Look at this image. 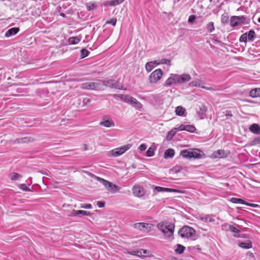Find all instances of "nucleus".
<instances>
[{"mask_svg": "<svg viewBox=\"0 0 260 260\" xmlns=\"http://www.w3.org/2000/svg\"><path fill=\"white\" fill-rule=\"evenodd\" d=\"M160 64H165L168 66H171V61L167 59H162L158 61H157L156 64L158 65Z\"/></svg>", "mask_w": 260, "mask_h": 260, "instance_id": "nucleus-38", "label": "nucleus"}, {"mask_svg": "<svg viewBox=\"0 0 260 260\" xmlns=\"http://www.w3.org/2000/svg\"><path fill=\"white\" fill-rule=\"evenodd\" d=\"M214 216L209 214L200 215L199 219L204 222H212L214 221Z\"/></svg>", "mask_w": 260, "mask_h": 260, "instance_id": "nucleus-17", "label": "nucleus"}, {"mask_svg": "<svg viewBox=\"0 0 260 260\" xmlns=\"http://www.w3.org/2000/svg\"><path fill=\"white\" fill-rule=\"evenodd\" d=\"M157 228L164 235L166 238H171L173 237L175 225L173 223L160 222L157 224Z\"/></svg>", "mask_w": 260, "mask_h": 260, "instance_id": "nucleus-2", "label": "nucleus"}, {"mask_svg": "<svg viewBox=\"0 0 260 260\" xmlns=\"http://www.w3.org/2000/svg\"><path fill=\"white\" fill-rule=\"evenodd\" d=\"M29 179L31 180V177H29Z\"/></svg>", "mask_w": 260, "mask_h": 260, "instance_id": "nucleus-57", "label": "nucleus"}, {"mask_svg": "<svg viewBox=\"0 0 260 260\" xmlns=\"http://www.w3.org/2000/svg\"><path fill=\"white\" fill-rule=\"evenodd\" d=\"M228 228L229 230H230L231 232L235 233V234L234 235V236L236 237H240V236L239 235L240 231L237 229L236 228L233 226V225L228 224H225L224 225H222V229H226Z\"/></svg>", "mask_w": 260, "mask_h": 260, "instance_id": "nucleus-18", "label": "nucleus"}, {"mask_svg": "<svg viewBox=\"0 0 260 260\" xmlns=\"http://www.w3.org/2000/svg\"><path fill=\"white\" fill-rule=\"evenodd\" d=\"M225 115L226 116H230V117L232 116V113H231V111H225Z\"/></svg>", "mask_w": 260, "mask_h": 260, "instance_id": "nucleus-52", "label": "nucleus"}, {"mask_svg": "<svg viewBox=\"0 0 260 260\" xmlns=\"http://www.w3.org/2000/svg\"><path fill=\"white\" fill-rule=\"evenodd\" d=\"M107 24H112L113 26H115L116 23V19H112L110 20V21H108L106 22Z\"/></svg>", "mask_w": 260, "mask_h": 260, "instance_id": "nucleus-46", "label": "nucleus"}, {"mask_svg": "<svg viewBox=\"0 0 260 260\" xmlns=\"http://www.w3.org/2000/svg\"><path fill=\"white\" fill-rule=\"evenodd\" d=\"M101 126L106 127H111L115 126L114 122L112 119L108 116H105L102 118V120L100 122Z\"/></svg>", "mask_w": 260, "mask_h": 260, "instance_id": "nucleus-12", "label": "nucleus"}, {"mask_svg": "<svg viewBox=\"0 0 260 260\" xmlns=\"http://www.w3.org/2000/svg\"><path fill=\"white\" fill-rule=\"evenodd\" d=\"M257 21L259 23H260V17L258 18Z\"/></svg>", "mask_w": 260, "mask_h": 260, "instance_id": "nucleus-55", "label": "nucleus"}, {"mask_svg": "<svg viewBox=\"0 0 260 260\" xmlns=\"http://www.w3.org/2000/svg\"><path fill=\"white\" fill-rule=\"evenodd\" d=\"M19 188L23 191H30V190L28 188L25 184H20L19 185Z\"/></svg>", "mask_w": 260, "mask_h": 260, "instance_id": "nucleus-42", "label": "nucleus"}, {"mask_svg": "<svg viewBox=\"0 0 260 260\" xmlns=\"http://www.w3.org/2000/svg\"><path fill=\"white\" fill-rule=\"evenodd\" d=\"M207 29L209 32H211L215 29L214 23L213 22H209L206 26Z\"/></svg>", "mask_w": 260, "mask_h": 260, "instance_id": "nucleus-36", "label": "nucleus"}, {"mask_svg": "<svg viewBox=\"0 0 260 260\" xmlns=\"http://www.w3.org/2000/svg\"><path fill=\"white\" fill-rule=\"evenodd\" d=\"M176 132H177V130L175 129V127L174 128L172 129L170 131H169L168 132V135L167 136V139L168 140H172L173 137L176 134Z\"/></svg>", "mask_w": 260, "mask_h": 260, "instance_id": "nucleus-32", "label": "nucleus"}, {"mask_svg": "<svg viewBox=\"0 0 260 260\" xmlns=\"http://www.w3.org/2000/svg\"><path fill=\"white\" fill-rule=\"evenodd\" d=\"M95 179L100 182L105 187V188L110 193H115L119 191L120 188L107 180H105L100 177L94 176Z\"/></svg>", "mask_w": 260, "mask_h": 260, "instance_id": "nucleus-6", "label": "nucleus"}, {"mask_svg": "<svg viewBox=\"0 0 260 260\" xmlns=\"http://www.w3.org/2000/svg\"><path fill=\"white\" fill-rule=\"evenodd\" d=\"M79 214L86 216L90 215L91 214L89 211L84 210H73L72 212L71 213L70 215L72 216H75Z\"/></svg>", "mask_w": 260, "mask_h": 260, "instance_id": "nucleus-22", "label": "nucleus"}, {"mask_svg": "<svg viewBox=\"0 0 260 260\" xmlns=\"http://www.w3.org/2000/svg\"><path fill=\"white\" fill-rule=\"evenodd\" d=\"M132 147V145L130 144L122 146L119 147L114 148L107 152V155L109 157H118L123 153L126 151L129 150Z\"/></svg>", "mask_w": 260, "mask_h": 260, "instance_id": "nucleus-7", "label": "nucleus"}, {"mask_svg": "<svg viewBox=\"0 0 260 260\" xmlns=\"http://www.w3.org/2000/svg\"><path fill=\"white\" fill-rule=\"evenodd\" d=\"M28 141H29V140L27 139V138H23L21 139V142H22L26 143Z\"/></svg>", "mask_w": 260, "mask_h": 260, "instance_id": "nucleus-53", "label": "nucleus"}, {"mask_svg": "<svg viewBox=\"0 0 260 260\" xmlns=\"http://www.w3.org/2000/svg\"><path fill=\"white\" fill-rule=\"evenodd\" d=\"M105 85L109 87L116 88V89H122V85L119 83L118 82L112 80H109L105 82Z\"/></svg>", "mask_w": 260, "mask_h": 260, "instance_id": "nucleus-13", "label": "nucleus"}, {"mask_svg": "<svg viewBox=\"0 0 260 260\" xmlns=\"http://www.w3.org/2000/svg\"><path fill=\"white\" fill-rule=\"evenodd\" d=\"M175 128L177 130V132H178V131H185V125H184V124H181L178 127H175Z\"/></svg>", "mask_w": 260, "mask_h": 260, "instance_id": "nucleus-44", "label": "nucleus"}, {"mask_svg": "<svg viewBox=\"0 0 260 260\" xmlns=\"http://www.w3.org/2000/svg\"><path fill=\"white\" fill-rule=\"evenodd\" d=\"M245 205H247V206H250V207H257L258 206L256 204H253V203H248V202H246V204H245Z\"/></svg>", "mask_w": 260, "mask_h": 260, "instance_id": "nucleus-51", "label": "nucleus"}, {"mask_svg": "<svg viewBox=\"0 0 260 260\" xmlns=\"http://www.w3.org/2000/svg\"><path fill=\"white\" fill-rule=\"evenodd\" d=\"M229 154V152L223 150H218L215 151L212 154L213 158H221L225 157Z\"/></svg>", "mask_w": 260, "mask_h": 260, "instance_id": "nucleus-14", "label": "nucleus"}, {"mask_svg": "<svg viewBox=\"0 0 260 260\" xmlns=\"http://www.w3.org/2000/svg\"><path fill=\"white\" fill-rule=\"evenodd\" d=\"M154 148L153 147H150L146 152V155L148 157H151L154 154Z\"/></svg>", "mask_w": 260, "mask_h": 260, "instance_id": "nucleus-37", "label": "nucleus"}, {"mask_svg": "<svg viewBox=\"0 0 260 260\" xmlns=\"http://www.w3.org/2000/svg\"><path fill=\"white\" fill-rule=\"evenodd\" d=\"M191 80V76L187 74H170L169 77L166 79L163 84L166 87H170L175 86L177 84H181L187 82Z\"/></svg>", "mask_w": 260, "mask_h": 260, "instance_id": "nucleus-1", "label": "nucleus"}, {"mask_svg": "<svg viewBox=\"0 0 260 260\" xmlns=\"http://www.w3.org/2000/svg\"><path fill=\"white\" fill-rule=\"evenodd\" d=\"M249 131L254 134H259L260 133L259 126L256 123H253L249 127Z\"/></svg>", "mask_w": 260, "mask_h": 260, "instance_id": "nucleus-23", "label": "nucleus"}, {"mask_svg": "<svg viewBox=\"0 0 260 260\" xmlns=\"http://www.w3.org/2000/svg\"><path fill=\"white\" fill-rule=\"evenodd\" d=\"M196 19V17L194 15H190L188 18V22H192Z\"/></svg>", "mask_w": 260, "mask_h": 260, "instance_id": "nucleus-49", "label": "nucleus"}, {"mask_svg": "<svg viewBox=\"0 0 260 260\" xmlns=\"http://www.w3.org/2000/svg\"><path fill=\"white\" fill-rule=\"evenodd\" d=\"M124 0H111L106 1L104 3L105 6H115L121 4Z\"/></svg>", "mask_w": 260, "mask_h": 260, "instance_id": "nucleus-20", "label": "nucleus"}, {"mask_svg": "<svg viewBox=\"0 0 260 260\" xmlns=\"http://www.w3.org/2000/svg\"><path fill=\"white\" fill-rule=\"evenodd\" d=\"M154 190L156 192H174L181 193L184 192L183 191L181 190L162 187L160 186H155L154 187Z\"/></svg>", "mask_w": 260, "mask_h": 260, "instance_id": "nucleus-16", "label": "nucleus"}, {"mask_svg": "<svg viewBox=\"0 0 260 260\" xmlns=\"http://www.w3.org/2000/svg\"><path fill=\"white\" fill-rule=\"evenodd\" d=\"M82 39V37L80 36L77 37H71L68 40V42L71 45H75L78 44Z\"/></svg>", "mask_w": 260, "mask_h": 260, "instance_id": "nucleus-21", "label": "nucleus"}, {"mask_svg": "<svg viewBox=\"0 0 260 260\" xmlns=\"http://www.w3.org/2000/svg\"><path fill=\"white\" fill-rule=\"evenodd\" d=\"M142 250L143 251L144 254H146V251L145 250Z\"/></svg>", "mask_w": 260, "mask_h": 260, "instance_id": "nucleus-54", "label": "nucleus"}, {"mask_svg": "<svg viewBox=\"0 0 260 260\" xmlns=\"http://www.w3.org/2000/svg\"><path fill=\"white\" fill-rule=\"evenodd\" d=\"M164 72L162 70L157 69L153 71L148 77V80L150 84H155L160 81L163 76Z\"/></svg>", "mask_w": 260, "mask_h": 260, "instance_id": "nucleus-8", "label": "nucleus"}, {"mask_svg": "<svg viewBox=\"0 0 260 260\" xmlns=\"http://www.w3.org/2000/svg\"><path fill=\"white\" fill-rule=\"evenodd\" d=\"M247 38L250 41H253L254 37H255V32L254 30H250L248 34H247Z\"/></svg>", "mask_w": 260, "mask_h": 260, "instance_id": "nucleus-39", "label": "nucleus"}, {"mask_svg": "<svg viewBox=\"0 0 260 260\" xmlns=\"http://www.w3.org/2000/svg\"><path fill=\"white\" fill-rule=\"evenodd\" d=\"M180 155L184 158L190 159H199L203 157L205 155L203 152L198 149H184L180 152Z\"/></svg>", "mask_w": 260, "mask_h": 260, "instance_id": "nucleus-3", "label": "nucleus"}, {"mask_svg": "<svg viewBox=\"0 0 260 260\" xmlns=\"http://www.w3.org/2000/svg\"><path fill=\"white\" fill-rule=\"evenodd\" d=\"M96 205L99 208H103L105 206L104 203L100 201H98L96 203Z\"/></svg>", "mask_w": 260, "mask_h": 260, "instance_id": "nucleus-50", "label": "nucleus"}, {"mask_svg": "<svg viewBox=\"0 0 260 260\" xmlns=\"http://www.w3.org/2000/svg\"><path fill=\"white\" fill-rule=\"evenodd\" d=\"M133 227L143 232L148 233L152 230L153 225L149 223L138 222L135 223Z\"/></svg>", "mask_w": 260, "mask_h": 260, "instance_id": "nucleus-9", "label": "nucleus"}, {"mask_svg": "<svg viewBox=\"0 0 260 260\" xmlns=\"http://www.w3.org/2000/svg\"><path fill=\"white\" fill-rule=\"evenodd\" d=\"M146 147H147V146L146 144H141L139 147V149L140 151H144L146 149Z\"/></svg>", "mask_w": 260, "mask_h": 260, "instance_id": "nucleus-47", "label": "nucleus"}, {"mask_svg": "<svg viewBox=\"0 0 260 260\" xmlns=\"http://www.w3.org/2000/svg\"><path fill=\"white\" fill-rule=\"evenodd\" d=\"M245 21V18L243 16H232L230 20V25L232 26H237L244 23Z\"/></svg>", "mask_w": 260, "mask_h": 260, "instance_id": "nucleus-10", "label": "nucleus"}, {"mask_svg": "<svg viewBox=\"0 0 260 260\" xmlns=\"http://www.w3.org/2000/svg\"><path fill=\"white\" fill-rule=\"evenodd\" d=\"M239 246L243 248L249 249L252 247V244L250 242H241L239 244Z\"/></svg>", "mask_w": 260, "mask_h": 260, "instance_id": "nucleus-33", "label": "nucleus"}, {"mask_svg": "<svg viewBox=\"0 0 260 260\" xmlns=\"http://www.w3.org/2000/svg\"><path fill=\"white\" fill-rule=\"evenodd\" d=\"M175 155V151L174 149L170 148L167 149L164 153L165 158H173Z\"/></svg>", "mask_w": 260, "mask_h": 260, "instance_id": "nucleus-25", "label": "nucleus"}, {"mask_svg": "<svg viewBox=\"0 0 260 260\" xmlns=\"http://www.w3.org/2000/svg\"><path fill=\"white\" fill-rule=\"evenodd\" d=\"M156 63V60L147 62L145 65V69L146 71L147 72H150L157 65Z\"/></svg>", "mask_w": 260, "mask_h": 260, "instance_id": "nucleus-24", "label": "nucleus"}, {"mask_svg": "<svg viewBox=\"0 0 260 260\" xmlns=\"http://www.w3.org/2000/svg\"><path fill=\"white\" fill-rule=\"evenodd\" d=\"M185 111V109L182 106L177 107L175 110L176 114L180 116H184Z\"/></svg>", "mask_w": 260, "mask_h": 260, "instance_id": "nucleus-28", "label": "nucleus"}, {"mask_svg": "<svg viewBox=\"0 0 260 260\" xmlns=\"http://www.w3.org/2000/svg\"><path fill=\"white\" fill-rule=\"evenodd\" d=\"M80 53H81V58H83L87 56L89 54V52L86 49H82L80 51Z\"/></svg>", "mask_w": 260, "mask_h": 260, "instance_id": "nucleus-40", "label": "nucleus"}, {"mask_svg": "<svg viewBox=\"0 0 260 260\" xmlns=\"http://www.w3.org/2000/svg\"><path fill=\"white\" fill-rule=\"evenodd\" d=\"M215 40L217 42H218L217 40L216 39H215Z\"/></svg>", "mask_w": 260, "mask_h": 260, "instance_id": "nucleus-56", "label": "nucleus"}, {"mask_svg": "<svg viewBox=\"0 0 260 260\" xmlns=\"http://www.w3.org/2000/svg\"><path fill=\"white\" fill-rule=\"evenodd\" d=\"M19 31L18 27H13L8 29L5 33V36L6 37H10L12 36L16 35Z\"/></svg>", "mask_w": 260, "mask_h": 260, "instance_id": "nucleus-19", "label": "nucleus"}, {"mask_svg": "<svg viewBox=\"0 0 260 260\" xmlns=\"http://www.w3.org/2000/svg\"><path fill=\"white\" fill-rule=\"evenodd\" d=\"M179 235L183 238L196 239V231L189 226H184L180 229L178 232Z\"/></svg>", "mask_w": 260, "mask_h": 260, "instance_id": "nucleus-5", "label": "nucleus"}, {"mask_svg": "<svg viewBox=\"0 0 260 260\" xmlns=\"http://www.w3.org/2000/svg\"><path fill=\"white\" fill-rule=\"evenodd\" d=\"M247 33L243 34L240 38V41L241 42H246L247 40Z\"/></svg>", "mask_w": 260, "mask_h": 260, "instance_id": "nucleus-43", "label": "nucleus"}, {"mask_svg": "<svg viewBox=\"0 0 260 260\" xmlns=\"http://www.w3.org/2000/svg\"><path fill=\"white\" fill-rule=\"evenodd\" d=\"M251 145H260V137L255 138L250 143Z\"/></svg>", "mask_w": 260, "mask_h": 260, "instance_id": "nucleus-41", "label": "nucleus"}, {"mask_svg": "<svg viewBox=\"0 0 260 260\" xmlns=\"http://www.w3.org/2000/svg\"><path fill=\"white\" fill-rule=\"evenodd\" d=\"M232 203L235 204H246V202L241 199L236 198H232L230 200Z\"/></svg>", "mask_w": 260, "mask_h": 260, "instance_id": "nucleus-31", "label": "nucleus"}, {"mask_svg": "<svg viewBox=\"0 0 260 260\" xmlns=\"http://www.w3.org/2000/svg\"><path fill=\"white\" fill-rule=\"evenodd\" d=\"M134 194L137 197L140 198L145 194V191L143 187L139 185H135L133 188Z\"/></svg>", "mask_w": 260, "mask_h": 260, "instance_id": "nucleus-15", "label": "nucleus"}, {"mask_svg": "<svg viewBox=\"0 0 260 260\" xmlns=\"http://www.w3.org/2000/svg\"><path fill=\"white\" fill-rule=\"evenodd\" d=\"M128 253L130 254L136 255V256H140V254H141L142 252L141 251H134L133 252H128Z\"/></svg>", "mask_w": 260, "mask_h": 260, "instance_id": "nucleus-48", "label": "nucleus"}, {"mask_svg": "<svg viewBox=\"0 0 260 260\" xmlns=\"http://www.w3.org/2000/svg\"><path fill=\"white\" fill-rule=\"evenodd\" d=\"M196 130V128L192 125H185V131L194 133Z\"/></svg>", "mask_w": 260, "mask_h": 260, "instance_id": "nucleus-35", "label": "nucleus"}, {"mask_svg": "<svg viewBox=\"0 0 260 260\" xmlns=\"http://www.w3.org/2000/svg\"><path fill=\"white\" fill-rule=\"evenodd\" d=\"M9 178L11 180L15 181V180H18L20 179L21 178L22 176L20 174L17 173H11L9 176Z\"/></svg>", "mask_w": 260, "mask_h": 260, "instance_id": "nucleus-29", "label": "nucleus"}, {"mask_svg": "<svg viewBox=\"0 0 260 260\" xmlns=\"http://www.w3.org/2000/svg\"><path fill=\"white\" fill-rule=\"evenodd\" d=\"M184 249H185V247L183 245L178 244V245H177V247L175 249V251L176 253H177V254H182L184 252Z\"/></svg>", "mask_w": 260, "mask_h": 260, "instance_id": "nucleus-34", "label": "nucleus"}, {"mask_svg": "<svg viewBox=\"0 0 260 260\" xmlns=\"http://www.w3.org/2000/svg\"><path fill=\"white\" fill-rule=\"evenodd\" d=\"M86 7L88 11H91L96 9L97 8L96 3L93 2H89L87 3Z\"/></svg>", "mask_w": 260, "mask_h": 260, "instance_id": "nucleus-30", "label": "nucleus"}, {"mask_svg": "<svg viewBox=\"0 0 260 260\" xmlns=\"http://www.w3.org/2000/svg\"><path fill=\"white\" fill-rule=\"evenodd\" d=\"M249 95L252 98L260 97V88H256L251 90Z\"/></svg>", "mask_w": 260, "mask_h": 260, "instance_id": "nucleus-26", "label": "nucleus"}, {"mask_svg": "<svg viewBox=\"0 0 260 260\" xmlns=\"http://www.w3.org/2000/svg\"><path fill=\"white\" fill-rule=\"evenodd\" d=\"M80 87L85 89L98 90L100 89V84L95 82H87L81 84Z\"/></svg>", "mask_w": 260, "mask_h": 260, "instance_id": "nucleus-11", "label": "nucleus"}, {"mask_svg": "<svg viewBox=\"0 0 260 260\" xmlns=\"http://www.w3.org/2000/svg\"><path fill=\"white\" fill-rule=\"evenodd\" d=\"M118 97L120 100L126 103L131 105L134 108L140 110L142 108V104L138 101L136 99L129 95H123V94H114V97Z\"/></svg>", "mask_w": 260, "mask_h": 260, "instance_id": "nucleus-4", "label": "nucleus"}, {"mask_svg": "<svg viewBox=\"0 0 260 260\" xmlns=\"http://www.w3.org/2000/svg\"><path fill=\"white\" fill-rule=\"evenodd\" d=\"M189 85H190V86H191V87H201L202 88H205L208 90L210 89L209 88L206 87H204L203 85H202L200 81H199L198 80L191 82L189 83Z\"/></svg>", "mask_w": 260, "mask_h": 260, "instance_id": "nucleus-27", "label": "nucleus"}, {"mask_svg": "<svg viewBox=\"0 0 260 260\" xmlns=\"http://www.w3.org/2000/svg\"><path fill=\"white\" fill-rule=\"evenodd\" d=\"M80 207L84 209H91L92 208V206L90 204H82Z\"/></svg>", "mask_w": 260, "mask_h": 260, "instance_id": "nucleus-45", "label": "nucleus"}]
</instances>
